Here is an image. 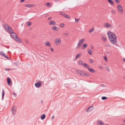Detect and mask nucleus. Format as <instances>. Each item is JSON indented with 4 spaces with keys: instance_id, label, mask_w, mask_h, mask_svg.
Returning <instances> with one entry per match:
<instances>
[{
    "instance_id": "1",
    "label": "nucleus",
    "mask_w": 125,
    "mask_h": 125,
    "mask_svg": "<svg viewBox=\"0 0 125 125\" xmlns=\"http://www.w3.org/2000/svg\"><path fill=\"white\" fill-rule=\"evenodd\" d=\"M110 42L114 44L117 42V37L115 34L113 32L109 31L107 33Z\"/></svg>"
},
{
    "instance_id": "2",
    "label": "nucleus",
    "mask_w": 125,
    "mask_h": 125,
    "mask_svg": "<svg viewBox=\"0 0 125 125\" xmlns=\"http://www.w3.org/2000/svg\"><path fill=\"white\" fill-rule=\"evenodd\" d=\"M11 37L16 41L18 42H21V40L18 37L17 34L13 31H12L10 33Z\"/></svg>"
},
{
    "instance_id": "3",
    "label": "nucleus",
    "mask_w": 125,
    "mask_h": 125,
    "mask_svg": "<svg viewBox=\"0 0 125 125\" xmlns=\"http://www.w3.org/2000/svg\"><path fill=\"white\" fill-rule=\"evenodd\" d=\"M3 26L5 29L9 33H10L13 30L12 28L7 24L5 23L3 24Z\"/></svg>"
},
{
    "instance_id": "4",
    "label": "nucleus",
    "mask_w": 125,
    "mask_h": 125,
    "mask_svg": "<svg viewBox=\"0 0 125 125\" xmlns=\"http://www.w3.org/2000/svg\"><path fill=\"white\" fill-rule=\"evenodd\" d=\"M85 39H82L79 40L78 43L77 44L76 46V48L78 49L79 48L81 45L85 41Z\"/></svg>"
},
{
    "instance_id": "5",
    "label": "nucleus",
    "mask_w": 125,
    "mask_h": 125,
    "mask_svg": "<svg viewBox=\"0 0 125 125\" xmlns=\"http://www.w3.org/2000/svg\"><path fill=\"white\" fill-rule=\"evenodd\" d=\"M117 9L118 11L121 14L123 13V10L122 6L120 5H118L117 6Z\"/></svg>"
},
{
    "instance_id": "6",
    "label": "nucleus",
    "mask_w": 125,
    "mask_h": 125,
    "mask_svg": "<svg viewBox=\"0 0 125 125\" xmlns=\"http://www.w3.org/2000/svg\"><path fill=\"white\" fill-rule=\"evenodd\" d=\"M17 107L15 106H14L11 109V111L13 115H15L16 113Z\"/></svg>"
},
{
    "instance_id": "7",
    "label": "nucleus",
    "mask_w": 125,
    "mask_h": 125,
    "mask_svg": "<svg viewBox=\"0 0 125 125\" xmlns=\"http://www.w3.org/2000/svg\"><path fill=\"white\" fill-rule=\"evenodd\" d=\"M55 42L56 45H59L61 42V41L60 39L59 38H57L55 39Z\"/></svg>"
},
{
    "instance_id": "8",
    "label": "nucleus",
    "mask_w": 125,
    "mask_h": 125,
    "mask_svg": "<svg viewBox=\"0 0 125 125\" xmlns=\"http://www.w3.org/2000/svg\"><path fill=\"white\" fill-rule=\"evenodd\" d=\"M76 72L79 75H81L82 76H83L84 74L83 73L84 72L82 71H81L80 70H77L76 71Z\"/></svg>"
},
{
    "instance_id": "9",
    "label": "nucleus",
    "mask_w": 125,
    "mask_h": 125,
    "mask_svg": "<svg viewBox=\"0 0 125 125\" xmlns=\"http://www.w3.org/2000/svg\"><path fill=\"white\" fill-rule=\"evenodd\" d=\"M93 106H90L89 107L86 109V111L87 112H88L92 111L93 109Z\"/></svg>"
},
{
    "instance_id": "10",
    "label": "nucleus",
    "mask_w": 125,
    "mask_h": 125,
    "mask_svg": "<svg viewBox=\"0 0 125 125\" xmlns=\"http://www.w3.org/2000/svg\"><path fill=\"white\" fill-rule=\"evenodd\" d=\"M104 26L105 27L111 28L112 27L111 25L107 23L104 24Z\"/></svg>"
},
{
    "instance_id": "11",
    "label": "nucleus",
    "mask_w": 125,
    "mask_h": 125,
    "mask_svg": "<svg viewBox=\"0 0 125 125\" xmlns=\"http://www.w3.org/2000/svg\"><path fill=\"white\" fill-rule=\"evenodd\" d=\"M41 85V83L40 82H38L35 84V86L37 88L39 87Z\"/></svg>"
},
{
    "instance_id": "12",
    "label": "nucleus",
    "mask_w": 125,
    "mask_h": 125,
    "mask_svg": "<svg viewBox=\"0 0 125 125\" xmlns=\"http://www.w3.org/2000/svg\"><path fill=\"white\" fill-rule=\"evenodd\" d=\"M49 24L50 25H55L56 24V23L55 21H51L49 22Z\"/></svg>"
},
{
    "instance_id": "13",
    "label": "nucleus",
    "mask_w": 125,
    "mask_h": 125,
    "mask_svg": "<svg viewBox=\"0 0 125 125\" xmlns=\"http://www.w3.org/2000/svg\"><path fill=\"white\" fill-rule=\"evenodd\" d=\"M34 5L33 4H26L25 5V6L27 7H28L29 8H31Z\"/></svg>"
},
{
    "instance_id": "14",
    "label": "nucleus",
    "mask_w": 125,
    "mask_h": 125,
    "mask_svg": "<svg viewBox=\"0 0 125 125\" xmlns=\"http://www.w3.org/2000/svg\"><path fill=\"white\" fill-rule=\"evenodd\" d=\"M88 69L90 72L92 73H94L95 72V71L93 69L91 68H88Z\"/></svg>"
},
{
    "instance_id": "15",
    "label": "nucleus",
    "mask_w": 125,
    "mask_h": 125,
    "mask_svg": "<svg viewBox=\"0 0 125 125\" xmlns=\"http://www.w3.org/2000/svg\"><path fill=\"white\" fill-rule=\"evenodd\" d=\"M98 125H104V123L101 120L98 121L97 122Z\"/></svg>"
},
{
    "instance_id": "16",
    "label": "nucleus",
    "mask_w": 125,
    "mask_h": 125,
    "mask_svg": "<svg viewBox=\"0 0 125 125\" xmlns=\"http://www.w3.org/2000/svg\"><path fill=\"white\" fill-rule=\"evenodd\" d=\"M45 45L48 47H50L51 46V45L49 42H45Z\"/></svg>"
},
{
    "instance_id": "17",
    "label": "nucleus",
    "mask_w": 125,
    "mask_h": 125,
    "mask_svg": "<svg viewBox=\"0 0 125 125\" xmlns=\"http://www.w3.org/2000/svg\"><path fill=\"white\" fill-rule=\"evenodd\" d=\"M52 29L53 30L55 31H58L59 30V28L56 26L53 27Z\"/></svg>"
},
{
    "instance_id": "18",
    "label": "nucleus",
    "mask_w": 125,
    "mask_h": 125,
    "mask_svg": "<svg viewBox=\"0 0 125 125\" xmlns=\"http://www.w3.org/2000/svg\"><path fill=\"white\" fill-rule=\"evenodd\" d=\"M109 2L110 4L112 6H113L114 5V3L112 1V0H107Z\"/></svg>"
},
{
    "instance_id": "19",
    "label": "nucleus",
    "mask_w": 125,
    "mask_h": 125,
    "mask_svg": "<svg viewBox=\"0 0 125 125\" xmlns=\"http://www.w3.org/2000/svg\"><path fill=\"white\" fill-rule=\"evenodd\" d=\"M82 53H80L76 55V56L75 59H77L78 57H81L82 56Z\"/></svg>"
},
{
    "instance_id": "20",
    "label": "nucleus",
    "mask_w": 125,
    "mask_h": 125,
    "mask_svg": "<svg viewBox=\"0 0 125 125\" xmlns=\"http://www.w3.org/2000/svg\"><path fill=\"white\" fill-rule=\"evenodd\" d=\"M7 84L8 85L10 84L11 83V80L9 77H8L7 78Z\"/></svg>"
},
{
    "instance_id": "21",
    "label": "nucleus",
    "mask_w": 125,
    "mask_h": 125,
    "mask_svg": "<svg viewBox=\"0 0 125 125\" xmlns=\"http://www.w3.org/2000/svg\"><path fill=\"white\" fill-rule=\"evenodd\" d=\"M45 117V114H43L41 115V118L42 120L44 119Z\"/></svg>"
},
{
    "instance_id": "22",
    "label": "nucleus",
    "mask_w": 125,
    "mask_h": 125,
    "mask_svg": "<svg viewBox=\"0 0 125 125\" xmlns=\"http://www.w3.org/2000/svg\"><path fill=\"white\" fill-rule=\"evenodd\" d=\"M88 46V44L87 43H85L83 44L82 47L84 49Z\"/></svg>"
},
{
    "instance_id": "23",
    "label": "nucleus",
    "mask_w": 125,
    "mask_h": 125,
    "mask_svg": "<svg viewBox=\"0 0 125 125\" xmlns=\"http://www.w3.org/2000/svg\"><path fill=\"white\" fill-rule=\"evenodd\" d=\"M88 52L89 54L90 55L92 54L93 53L92 51H91V50L90 49H89L88 50Z\"/></svg>"
},
{
    "instance_id": "24",
    "label": "nucleus",
    "mask_w": 125,
    "mask_h": 125,
    "mask_svg": "<svg viewBox=\"0 0 125 125\" xmlns=\"http://www.w3.org/2000/svg\"><path fill=\"white\" fill-rule=\"evenodd\" d=\"M83 65L85 67L87 68H89L88 67L89 65L88 64L85 63L83 64Z\"/></svg>"
},
{
    "instance_id": "25",
    "label": "nucleus",
    "mask_w": 125,
    "mask_h": 125,
    "mask_svg": "<svg viewBox=\"0 0 125 125\" xmlns=\"http://www.w3.org/2000/svg\"><path fill=\"white\" fill-rule=\"evenodd\" d=\"M46 5L47 7H51L52 6L51 4L49 3H46Z\"/></svg>"
},
{
    "instance_id": "26",
    "label": "nucleus",
    "mask_w": 125,
    "mask_h": 125,
    "mask_svg": "<svg viewBox=\"0 0 125 125\" xmlns=\"http://www.w3.org/2000/svg\"><path fill=\"white\" fill-rule=\"evenodd\" d=\"M0 55H1L2 56H4L5 55V53L3 52L2 51H1L0 52Z\"/></svg>"
},
{
    "instance_id": "27",
    "label": "nucleus",
    "mask_w": 125,
    "mask_h": 125,
    "mask_svg": "<svg viewBox=\"0 0 125 125\" xmlns=\"http://www.w3.org/2000/svg\"><path fill=\"white\" fill-rule=\"evenodd\" d=\"M64 17H65L67 19H69L70 18V17L68 15H67L65 14V15H64Z\"/></svg>"
},
{
    "instance_id": "28",
    "label": "nucleus",
    "mask_w": 125,
    "mask_h": 125,
    "mask_svg": "<svg viewBox=\"0 0 125 125\" xmlns=\"http://www.w3.org/2000/svg\"><path fill=\"white\" fill-rule=\"evenodd\" d=\"M14 65L16 66H18L19 65V63L18 62H16L14 63Z\"/></svg>"
},
{
    "instance_id": "29",
    "label": "nucleus",
    "mask_w": 125,
    "mask_h": 125,
    "mask_svg": "<svg viewBox=\"0 0 125 125\" xmlns=\"http://www.w3.org/2000/svg\"><path fill=\"white\" fill-rule=\"evenodd\" d=\"M84 73V75H85L86 76H88L90 75L89 74H88L87 73H85V72H83Z\"/></svg>"
},
{
    "instance_id": "30",
    "label": "nucleus",
    "mask_w": 125,
    "mask_h": 125,
    "mask_svg": "<svg viewBox=\"0 0 125 125\" xmlns=\"http://www.w3.org/2000/svg\"><path fill=\"white\" fill-rule=\"evenodd\" d=\"M78 63L80 65H83V62L82 61H79Z\"/></svg>"
},
{
    "instance_id": "31",
    "label": "nucleus",
    "mask_w": 125,
    "mask_h": 125,
    "mask_svg": "<svg viewBox=\"0 0 125 125\" xmlns=\"http://www.w3.org/2000/svg\"><path fill=\"white\" fill-rule=\"evenodd\" d=\"M94 30V28H93L92 29H90L89 31V33L92 32Z\"/></svg>"
},
{
    "instance_id": "32",
    "label": "nucleus",
    "mask_w": 125,
    "mask_h": 125,
    "mask_svg": "<svg viewBox=\"0 0 125 125\" xmlns=\"http://www.w3.org/2000/svg\"><path fill=\"white\" fill-rule=\"evenodd\" d=\"M107 98V97L105 96H103L102 97V99L103 100H104Z\"/></svg>"
},
{
    "instance_id": "33",
    "label": "nucleus",
    "mask_w": 125,
    "mask_h": 125,
    "mask_svg": "<svg viewBox=\"0 0 125 125\" xmlns=\"http://www.w3.org/2000/svg\"><path fill=\"white\" fill-rule=\"evenodd\" d=\"M100 86L101 87H103L104 88L106 87V86L104 84H101Z\"/></svg>"
},
{
    "instance_id": "34",
    "label": "nucleus",
    "mask_w": 125,
    "mask_h": 125,
    "mask_svg": "<svg viewBox=\"0 0 125 125\" xmlns=\"http://www.w3.org/2000/svg\"><path fill=\"white\" fill-rule=\"evenodd\" d=\"M28 24L27 25V26H30L31 25V22H27Z\"/></svg>"
},
{
    "instance_id": "35",
    "label": "nucleus",
    "mask_w": 125,
    "mask_h": 125,
    "mask_svg": "<svg viewBox=\"0 0 125 125\" xmlns=\"http://www.w3.org/2000/svg\"><path fill=\"white\" fill-rule=\"evenodd\" d=\"M102 39H103V41L104 42H105L106 41V39L105 38L102 37Z\"/></svg>"
},
{
    "instance_id": "36",
    "label": "nucleus",
    "mask_w": 125,
    "mask_h": 125,
    "mask_svg": "<svg viewBox=\"0 0 125 125\" xmlns=\"http://www.w3.org/2000/svg\"><path fill=\"white\" fill-rule=\"evenodd\" d=\"M89 62L91 63H93L94 62V61L92 59H90L89 60Z\"/></svg>"
},
{
    "instance_id": "37",
    "label": "nucleus",
    "mask_w": 125,
    "mask_h": 125,
    "mask_svg": "<svg viewBox=\"0 0 125 125\" xmlns=\"http://www.w3.org/2000/svg\"><path fill=\"white\" fill-rule=\"evenodd\" d=\"M60 14L62 15L64 17V15H65V14H64V12H62L60 13Z\"/></svg>"
},
{
    "instance_id": "38",
    "label": "nucleus",
    "mask_w": 125,
    "mask_h": 125,
    "mask_svg": "<svg viewBox=\"0 0 125 125\" xmlns=\"http://www.w3.org/2000/svg\"><path fill=\"white\" fill-rule=\"evenodd\" d=\"M60 26L62 27H63L64 26V24L63 23H61L60 24Z\"/></svg>"
},
{
    "instance_id": "39",
    "label": "nucleus",
    "mask_w": 125,
    "mask_h": 125,
    "mask_svg": "<svg viewBox=\"0 0 125 125\" xmlns=\"http://www.w3.org/2000/svg\"><path fill=\"white\" fill-rule=\"evenodd\" d=\"M117 4H119L120 3V1L119 0H115Z\"/></svg>"
},
{
    "instance_id": "40",
    "label": "nucleus",
    "mask_w": 125,
    "mask_h": 125,
    "mask_svg": "<svg viewBox=\"0 0 125 125\" xmlns=\"http://www.w3.org/2000/svg\"><path fill=\"white\" fill-rule=\"evenodd\" d=\"M104 59L107 62L108 61V60L107 59V57L106 56H104Z\"/></svg>"
},
{
    "instance_id": "41",
    "label": "nucleus",
    "mask_w": 125,
    "mask_h": 125,
    "mask_svg": "<svg viewBox=\"0 0 125 125\" xmlns=\"http://www.w3.org/2000/svg\"><path fill=\"white\" fill-rule=\"evenodd\" d=\"M75 21L76 23H78V21L79 20V19H76V18H75Z\"/></svg>"
},
{
    "instance_id": "42",
    "label": "nucleus",
    "mask_w": 125,
    "mask_h": 125,
    "mask_svg": "<svg viewBox=\"0 0 125 125\" xmlns=\"http://www.w3.org/2000/svg\"><path fill=\"white\" fill-rule=\"evenodd\" d=\"M99 69H102L103 67L102 65H100L99 66Z\"/></svg>"
},
{
    "instance_id": "43",
    "label": "nucleus",
    "mask_w": 125,
    "mask_h": 125,
    "mask_svg": "<svg viewBox=\"0 0 125 125\" xmlns=\"http://www.w3.org/2000/svg\"><path fill=\"white\" fill-rule=\"evenodd\" d=\"M65 35L66 36H68L69 34L68 33H66L65 34Z\"/></svg>"
},
{
    "instance_id": "44",
    "label": "nucleus",
    "mask_w": 125,
    "mask_h": 125,
    "mask_svg": "<svg viewBox=\"0 0 125 125\" xmlns=\"http://www.w3.org/2000/svg\"><path fill=\"white\" fill-rule=\"evenodd\" d=\"M106 46L108 47H110L111 46L109 44H107L105 45Z\"/></svg>"
},
{
    "instance_id": "45",
    "label": "nucleus",
    "mask_w": 125,
    "mask_h": 125,
    "mask_svg": "<svg viewBox=\"0 0 125 125\" xmlns=\"http://www.w3.org/2000/svg\"><path fill=\"white\" fill-rule=\"evenodd\" d=\"M4 94H2V99L3 100L4 99Z\"/></svg>"
},
{
    "instance_id": "46",
    "label": "nucleus",
    "mask_w": 125,
    "mask_h": 125,
    "mask_svg": "<svg viewBox=\"0 0 125 125\" xmlns=\"http://www.w3.org/2000/svg\"><path fill=\"white\" fill-rule=\"evenodd\" d=\"M52 18L51 17H49L48 19L49 20H50L52 19Z\"/></svg>"
},
{
    "instance_id": "47",
    "label": "nucleus",
    "mask_w": 125,
    "mask_h": 125,
    "mask_svg": "<svg viewBox=\"0 0 125 125\" xmlns=\"http://www.w3.org/2000/svg\"><path fill=\"white\" fill-rule=\"evenodd\" d=\"M5 92H4V89H2V94H4Z\"/></svg>"
},
{
    "instance_id": "48",
    "label": "nucleus",
    "mask_w": 125,
    "mask_h": 125,
    "mask_svg": "<svg viewBox=\"0 0 125 125\" xmlns=\"http://www.w3.org/2000/svg\"><path fill=\"white\" fill-rule=\"evenodd\" d=\"M11 69H5V70L6 71H9V70H11Z\"/></svg>"
},
{
    "instance_id": "49",
    "label": "nucleus",
    "mask_w": 125,
    "mask_h": 125,
    "mask_svg": "<svg viewBox=\"0 0 125 125\" xmlns=\"http://www.w3.org/2000/svg\"><path fill=\"white\" fill-rule=\"evenodd\" d=\"M111 12L112 13H113L114 14L115 13V11L114 10H112L111 11Z\"/></svg>"
},
{
    "instance_id": "50",
    "label": "nucleus",
    "mask_w": 125,
    "mask_h": 125,
    "mask_svg": "<svg viewBox=\"0 0 125 125\" xmlns=\"http://www.w3.org/2000/svg\"><path fill=\"white\" fill-rule=\"evenodd\" d=\"M50 50L52 52H53L54 51V50L51 47V48Z\"/></svg>"
},
{
    "instance_id": "51",
    "label": "nucleus",
    "mask_w": 125,
    "mask_h": 125,
    "mask_svg": "<svg viewBox=\"0 0 125 125\" xmlns=\"http://www.w3.org/2000/svg\"><path fill=\"white\" fill-rule=\"evenodd\" d=\"M106 70L108 71H110V69L108 68H107Z\"/></svg>"
},
{
    "instance_id": "52",
    "label": "nucleus",
    "mask_w": 125,
    "mask_h": 125,
    "mask_svg": "<svg viewBox=\"0 0 125 125\" xmlns=\"http://www.w3.org/2000/svg\"><path fill=\"white\" fill-rule=\"evenodd\" d=\"M4 56L5 58H6L7 59H8V57L7 56L5 55H4Z\"/></svg>"
},
{
    "instance_id": "53",
    "label": "nucleus",
    "mask_w": 125,
    "mask_h": 125,
    "mask_svg": "<svg viewBox=\"0 0 125 125\" xmlns=\"http://www.w3.org/2000/svg\"><path fill=\"white\" fill-rule=\"evenodd\" d=\"M59 0H55V1L56 2H59Z\"/></svg>"
},
{
    "instance_id": "54",
    "label": "nucleus",
    "mask_w": 125,
    "mask_h": 125,
    "mask_svg": "<svg viewBox=\"0 0 125 125\" xmlns=\"http://www.w3.org/2000/svg\"><path fill=\"white\" fill-rule=\"evenodd\" d=\"M25 0H21V2H22L24 1Z\"/></svg>"
},
{
    "instance_id": "55",
    "label": "nucleus",
    "mask_w": 125,
    "mask_h": 125,
    "mask_svg": "<svg viewBox=\"0 0 125 125\" xmlns=\"http://www.w3.org/2000/svg\"><path fill=\"white\" fill-rule=\"evenodd\" d=\"M118 26L119 27H122V26L121 24H119V25Z\"/></svg>"
},
{
    "instance_id": "56",
    "label": "nucleus",
    "mask_w": 125,
    "mask_h": 125,
    "mask_svg": "<svg viewBox=\"0 0 125 125\" xmlns=\"http://www.w3.org/2000/svg\"><path fill=\"white\" fill-rule=\"evenodd\" d=\"M13 96L14 97H16L17 96V94H13Z\"/></svg>"
},
{
    "instance_id": "57",
    "label": "nucleus",
    "mask_w": 125,
    "mask_h": 125,
    "mask_svg": "<svg viewBox=\"0 0 125 125\" xmlns=\"http://www.w3.org/2000/svg\"><path fill=\"white\" fill-rule=\"evenodd\" d=\"M123 60L124 62H125V58H124L123 59Z\"/></svg>"
},
{
    "instance_id": "58",
    "label": "nucleus",
    "mask_w": 125,
    "mask_h": 125,
    "mask_svg": "<svg viewBox=\"0 0 125 125\" xmlns=\"http://www.w3.org/2000/svg\"><path fill=\"white\" fill-rule=\"evenodd\" d=\"M54 118V116H52V119H53Z\"/></svg>"
},
{
    "instance_id": "59",
    "label": "nucleus",
    "mask_w": 125,
    "mask_h": 125,
    "mask_svg": "<svg viewBox=\"0 0 125 125\" xmlns=\"http://www.w3.org/2000/svg\"><path fill=\"white\" fill-rule=\"evenodd\" d=\"M109 52H106V54H109Z\"/></svg>"
},
{
    "instance_id": "60",
    "label": "nucleus",
    "mask_w": 125,
    "mask_h": 125,
    "mask_svg": "<svg viewBox=\"0 0 125 125\" xmlns=\"http://www.w3.org/2000/svg\"><path fill=\"white\" fill-rule=\"evenodd\" d=\"M123 121L124 122V123H125V120H123Z\"/></svg>"
},
{
    "instance_id": "61",
    "label": "nucleus",
    "mask_w": 125,
    "mask_h": 125,
    "mask_svg": "<svg viewBox=\"0 0 125 125\" xmlns=\"http://www.w3.org/2000/svg\"><path fill=\"white\" fill-rule=\"evenodd\" d=\"M91 48H92V49H93V47H91Z\"/></svg>"
},
{
    "instance_id": "62",
    "label": "nucleus",
    "mask_w": 125,
    "mask_h": 125,
    "mask_svg": "<svg viewBox=\"0 0 125 125\" xmlns=\"http://www.w3.org/2000/svg\"><path fill=\"white\" fill-rule=\"evenodd\" d=\"M125 125L124 124H122V125Z\"/></svg>"
},
{
    "instance_id": "63",
    "label": "nucleus",
    "mask_w": 125,
    "mask_h": 125,
    "mask_svg": "<svg viewBox=\"0 0 125 125\" xmlns=\"http://www.w3.org/2000/svg\"><path fill=\"white\" fill-rule=\"evenodd\" d=\"M124 78L125 79V76L124 77Z\"/></svg>"
},
{
    "instance_id": "64",
    "label": "nucleus",
    "mask_w": 125,
    "mask_h": 125,
    "mask_svg": "<svg viewBox=\"0 0 125 125\" xmlns=\"http://www.w3.org/2000/svg\"><path fill=\"white\" fill-rule=\"evenodd\" d=\"M106 125H109L108 124H106Z\"/></svg>"
}]
</instances>
